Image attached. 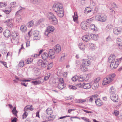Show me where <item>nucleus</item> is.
<instances>
[{"instance_id": "nucleus-59", "label": "nucleus", "mask_w": 122, "mask_h": 122, "mask_svg": "<svg viewBox=\"0 0 122 122\" xmlns=\"http://www.w3.org/2000/svg\"><path fill=\"white\" fill-rule=\"evenodd\" d=\"M0 62L2 64H3L4 65V66H5V67H7V65H6V62H5L4 61H0Z\"/></svg>"}, {"instance_id": "nucleus-5", "label": "nucleus", "mask_w": 122, "mask_h": 122, "mask_svg": "<svg viewBox=\"0 0 122 122\" xmlns=\"http://www.w3.org/2000/svg\"><path fill=\"white\" fill-rule=\"evenodd\" d=\"M110 98L111 100L114 102H117L118 101V97L117 94H115L110 95Z\"/></svg>"}, {"instance_id": "nucleus-15", "label": "nucleus", "mask_w": 122, "mask_h": 122, "mask_svg": "<svg viewBox=\"0 0 122 122\" xmlns=\"http://www.w3.org/2000/svg\"><path fill=\"white\" fill-rule=\"evenodd\" d=\"M4 36L7 38H8L11 35L10 32L9 30H6L3 33Z\"/></svg>"}, {"instance_id": "nucleus-54", "label": "nucleus", "mask_w": 122, "mask_h": 122, "mask_svg": "<svg viewBox=\"0 0 122 122\" xmlns=\"http://www.w3.org/2000/svg\"><path fill=\"white\" fill-rule=\"evenodd\" d=\"M19 64L20 66L21 67H23L24 65V63L23 61L21 60L19 62Z\"/></svg>"}, {"instance_id": "nucleus-55", "label": "nucleus", "mask_w": 122, "mask_h": 122, "mask_svg": "<svg viewBox=\"0 0 122 122\" xmlns=\"http://www.w3.org/2000/svg\"><path fill=\"white\" fill-rule=\"evenodd\" d=\"M6 5V4L5 3L0 2V7H3L5 6Z\"/></svg>"}, {"instance_id": "nucleus-32", "label": "nucleus", "mask_w": 122, "mask_h": 122, "mask_svg": "<svg viewBox=\"0 0 122 122\" xmlns=\"http://www.w3.org/2000/svg\"><path fill=\"white\" fill-rule=\"evenodd\" d=\"M107 76L109 79V80L111 82L113 80L112 79L114 77L115 75L114 74H110L109 76Z\"/></svg>"}, {"instance_id": "nucleus-11", "label": "nucleus", "mask_w": 122, "mask_h": 122, "mask_svg": "<svg viewBox=\"0 0 122 122\" xmlns=\"http://www.w3.org/2000/svg\"><path fill=\"white\" fill-rule=\"evenodd\" d=\"M82 64L86 66H88L90 64V61L88 59H83L82 61Z\"/></svg>"}, {"instance_id": "nucleus-36", "label": "nucleus", "mask_w": 122, "mask_h": 122, "mask_svg": "<svg viewBox=\"0 0 122 122\" xmlns=\"http://www.w3.org/2000/svg\"><path fill=\"white\" fill-rule=\"evenodd\" d=\"M65 86V85L62 83H59L58 86L59 89L61 90Z\"/></svg>"}, {"instance_id": "nucleus-57", "label": "nucleus", "mask_w": 122, "mask_h": 122, "mask_svg": "<svg viewBox=\"0 0 122 122\" xmlns=\"http://www.w3.org/2000/svg\"><path fill=\"white\" fill-rule=\"evenodd\" d=\"M16 4V2H11L10 3V6H11V7H15V5Z\"/></svg>"}, {"instance_id": "nucleus-4", "label": "nucleus", "mask_w": 122, "mask_h": 122, "mask_svg": "<svg viewBox=\"0 0 122 122\" xmlns=\"http://www.w3.org/2000/svg\"><path fill=\"white\" fill-rule=\"evenodd\" d=\"M90 33H87L86 35H84L82 37V39L83 41L86 42H88L91 39V35Z\"/></svg>"}, {"instance_id": "nucleus-10", "label": "nucleus", "mask_w": 122, "mask_h": 122, "mask_svg": "<svg viewBox=\"0 0 122 122\" xmlns=\"http://www.w3.org/2000/svg\"><path fill=\"white\" fill-rule=\"evenodd\" d=\"M18 35V33L15 32H13L12 33L11 35L12 39L15 40L17 41L18 42V41L19 38Z\"/></svg>"}, {"instance_id": "nucleus-20", "label": "nucleus", "mask_w": 122, "mask_h": 122, "mask_svg": "<svg viewBox=\"0 0 122 122\" xmlns=\"http://www.w3.org/2000/svg\"><path fill=\"white\" fill-rule=\"evenodd\" d=\"M115 92L116 90L115 88L112 86L110 88L109 90V93L110 94V95L115 94Z\"/></svg>"}, {"instance_id": "nucleus-56", "label": "nucleus", "mask_w": 122, "mask_h": 122, "mask_svg": "<svg viewBox=\"0 0 122 122\" xmlns=\"http://www.w3.org/2000/svg\"><path fill=\"white\" fill-rule=\"evenodd\" d=\"M77 79H78L77 76L76 77V76H75L71 78V80L73 81L74 82L76 81L77 80Z\"/></svg>"}, {"instance_id": "nucleus-23", "label": "nucleus", "mask_w": 122, "mask_h": 122, "mask_svg": "<svg viewBox=\"0 0 122 122\" xmlns=\"http://www.w3.org/2000/svg\"><path fill=\"white\" fill-rule=\"evenodd\" d=\"M54 30V28L53 27L51 26H49L47 27L46 32H47V31H49L50 33L53 32Z\"/></svg>"}, {"instance_id": "nucleus-39", "label": "nucleus", "mask_w": 122, "mask_h": 122, "mask_svg": "<svg viewBox=\"0 0 122 122\" xmlns=\"http://www.w3.org/2000/svg\"><path fill=\"white\" fill-rule=\"evenodd\" d=\"M34 24V21L33 20H31L27 24V26L29 27H30L33 26Z\"/></svg>"}, {"instance_id": "nucleus-38", "label": "nucleus", "mask_w": 122, "mask_h": 122, "mask_svg": "<svg viewBox=\"0 0 122 122\" xmlns=\"http://www.w3.org/2000/svg\"><path fill=\"white\" fill-rule=\"evenodd\" d=\"M52 111L50 108L47 109L46 111V113L48 115H51L52 113Z\"/></svg>"}, {"instance_id": "nucleus-41", "label": "nucleus", "mask_w": 122, "mask_h": 122, "mask_svg": "<svg viewBox=\"0 0 122 122\" xmlns=\"http://www.w3.org/2000/svg\"><path fill=\"white\" fill-rule=\"evenodd\" d=\"M99 86L98 83L96 81H94L92 86H94L95 88H97Z\"/></svg>"}, {"instance_id": "nucleus-9", "label": "nucleus", "mask_w": 122, "mask_h": 122, "mask_svg": "<svg viewBox=\"0 0 122 122\" xmlns=\"http://www.w3.org/2000/svg\"><path fill=\"white\" fill-rule=\"evenodd\" d=\"M13 21V19H10L5 21V23H7V25L8 26L11 27L12 26Z\"/></svg>"}, {"instance_id": "nucleus-28", "label": "nucleus", "mask_w": 122, "mask_h": 122, "mask_svg": "<svg viewBox=\"0 0 122 122\" xmlns=\"http://www.w3.org/2000/svg\"><path fill=\"white\" fill-rule=\"evenodd\" d=\"M85 10V11L84 12L85 14H87L88 13L92 11H93H93L92 9L91 8H90L88 7L86 8Z\"/></svg>"}, {"instance_id": "nucleus-27", "label": "nucleus", "mask_w": 122, "mask_h": 122, "mask_svg": "<svg viewBox=\"0 0 122 122\" xmlns=\"http://www.w3.org/2000/svg\"><path fill=\"white\" fill-rule=\"evenodd\" d=\"M80 68L81 71L83 72H85L87 70V68L84 66L83 65H81L80 66Z\"/></svg>"}, {"instance_id": "nucleus-44", "label": "nucleus", "mask_w": 122, "mask_h": 122, "mask_svg": "<svg viewBox=\"0 0 122 122\" xmlns=\"http://www.w3.org/2000/svg\"><path fill=\"white\" fill-rule=\"evenodd\" d=\"M48 64V65L47 66V70H49L51 69L52 67L53 64V63H50V64H49L48 63V64Z\"/></svg>"}, {"instance_id": "nucleus-31", "label": "nucleus", "mask_w": 122, "mask_h": 122, "mask_svg": "<svg viewBox=\"0 0 122 122\" xmlns=\"http://www.w3.org/2000/svg\"><path fill=\"white\" fill-rule=\"evenodd\" d=\"M90 28L92 30L96 31L98 30V28H97L94 24L91 25L90 26Z\"/></svg>"}, {"instance_id": "nucleus-18", "label": "nucleus", "mask_w": 122, "mask_h": 122, "mask_svg": "<svg viewBox=\"0 0 122 122\" xmlns=\"http://www.w3.org/2000/svg\"><path fill=\"white\" fill-rule=\"evenodd\" d=\"M87 24L85 21L82 22L81 24V26L82 29L83 30H86L87 28Z\"/></svg>"}, {"instance_id": "nucleus-30", "label": "nucleus", "mask_w": 122, "mask_h": 122, "mask_svg": "<svg viewBox=\"0 0 122 122\" xmlns=\"http://www.w3.org/2000/svg\"><path fill=\"white\" fill-rule=\"evenodd\" d=\"M79 47L81 50L83 51L85 49V45L83 43H80L79 44Z\"/></svg>"}, {"instance_id": "nucleus-21", "label": "nucleus", "mask_w": 122, "mask_h": 122, "mask_svg": "<svg viewBox=\"0 0 122 122\" xmlns=\"http://www.w3.org/2000/svg\"><path fill=\"white\" fill-rule=\"evenodd\" d=\"M42 59L44 61H47L48 57L49 56L48 54L46 52H44L41 55Z\"/></svg>"}, {"instance_id": "nucleus-46", "label": "nucleus", "mask_w": 122, "mask_h": 122, "mask_svg": "<svg viewBox=\"0 0 122 122\" xmlns=\"http://www.w3.org/2000/svg\"><path fill=\"white\" fill-rule=\"evenodd\" d=\"M33 3L35 4H38L41 2V0H31Z\"/></svg>"}, {"instance_id": "nucleus-53", "label": "nucleus", "mask_w": 122, "mask_h": 122, "mask_svg": "<svg viewBox=\"0 0 122 122\" xmlns=\"http://www.w3.org/2000/svg\"><path fill=\"white\" fill-rule=\"evenodd\" d=\"M84 83H79L77 85V86H78L79 87H83L84 88Z\"/></svg>"}, {"instance_id": "nucleus-12", "label": "nucleus", "mask_w": 122, "mask_h": 122, "mask_svg": "<svg viewBox=\"0 0 122 122\" xmlns=\"http://www.w3.org/2000/svg\"><path fill=\"white\" fill-rule=\"evenodd\" d=\"M35 36L34 37V39L35 40H39L40 39V37L39 35V32L37 31H35L33 33Z\"/></svg>"}, {"instance_id": "nucleus-37", "label": "nucleus", "mask_w": 122, "mask_h": 122, "mask_svg": "<svg viewBox=\"0 0 122 122\" xmlns=\"http://www.w3.org/2000/svg\"><path fill=\"white\" fill-rule=\"evenodd\" d=\"M33 59L32 58H28L27 60H25V61L26 62V64H28L31 63L32 62Z\"/></svg>"}, {"instance_id": "nucleus-49", "label": "nucleus", "mask_w": 122, "mask_h": 122, "mask_svg": "<svg viewBox=\"0 0 122 122\" xmlns=\"http://www.w3.org/2000/svg\"><path fill=\"white\" fill-rule=\"evenodd\" d=\"M24 111V113L22 115V118L23 119L26 118L28 115V113L26 111Z\"/></svg>"}, {"instance_id": "nucleus-14", "label": "nucleus", "mask_w": 122, "mask_h": 122, "mask_svg": "<svg viewBox=\"0 0 122 122\" xmlns=\"http://www.w3.org/2000/svg\"><path fill=\"white\" fill-rule=\"evenodd\" d=\"M54 49L56 53H59L61 51L60 46L59 44H57L54 47Z\"/></svg>"}, {"instance_id": "nucleus-17", "label": "nucleus", "mask_w": 122, "mask_h": 122, "mask_svg": "<svg viewBox=\"0 0 122 122\" xmlns=\"http://www.w3.org/2000/svg\"><path fill=\"white\" fill-rule=\"evenodd\" d=\"M109 79L107 76L106 78H104L102 82V84L103 85H105L109 83L111 81L109 80Z\"/></svg>"}, {"instance_id": "nucleus-26", "label": "nucleus", "mask_w": 122, "mask_h": 122, "mask_svg": "<svg viewBox=\"0 0 122 122\" xmlns=\"http://www.w3.org/2000/svg\"><path fill=\"white\" fill-rule=\"evenodd\" d=\"M115 56L113 55H110V56L108 58V61L109 62H112V61L115 60Z\"/></svg>"}, {"instance_id": "nucleus-3", "label": "nucleus", "mask_w": 122, "mask_h": 122, "mask_svg": "<svg viewBox=\"0 0 122 122\" xmlns=\"http://www.w3.org/2000/svg\"><path fill=\"white\" fill-rule=\"evenodd\" d=\"M98 20L101 22L105 21L107 19V16L105 15H100L96 16Z\"/></svg>"}, {"instance_id": "nucleus-60", "label": "nucleus", "mask_w": 122, "mask_h": 122, "mask_svg": "<svg viewBox=\"0 0 122 122\" xmlns=\"http://www.w3.org/2000/svg\"><path fill=\"white\" fill-rule=\"evenodd\" d=\"M17 120V118L15 117H14L11 120V122H16Z\"/></svg>"}, {"instance_id": "nucleus-40", "label": "nucleus", "mask_w": 122, "mask_h": 122, "mask_svg": "<svg viewBox=\"0 0 122 122\" xmlns=\"http://www.w3.org/2000/svg\"><path fill=\"white\" fill-rule=\"evenodd\" d=\"M21 16L19 14H18L16 16V19L17 22H19L21 21Z\"/></svg>"}, {"instance_id": "nucleus-64", "label": "nucleus", "mask_w": 122, "mask_h": 122, "mask_svg": "<svg viewBox=\"0 0 122 122\" xmlns=\"http://www.w3.org/2000/svg\"><path fill=\"white\" fill-rule=\"evenodd\" d=\"M114 112L115 113V115L116 116H118L119 114V111H115Z\"/></svg>"}, {"instance_id": "nucleus-61", "label": "nucleus", "mask_w": 122, "mask_h": 122, "mask_svg": "<svg viewBox=\"0 0 122 122\" xmlns=\"http://www.w3.org/2000/svg\"><path fill=\"white\" fill-rule=\"evenodd\" d=\"M59 81L60 83L63 84L64 81L63 78H60L59 80Z\"/></svg>"}, {"instance_id": "nucleus-45", "label": "nucleus", "mask_w": 122, "mask_h": 122, "mask_svg": "<svg viewBox=\"0 0 122 122\" xmlns=\"http://www.w3.org/2000/svg\"><path fill=\"white\" fill-rule=\"evenodd\" d=\"M51 75V73H49L47 75V76H45L44 78V80L45 81H47L48 80L50 77V76Z\"/></svg>"}, {"instance_id": "nucleus-7", "label": "nucleus", "mask_w": 122, "mask_h": 122, "mask_svg": "<svg viewBox=\"0 0 122 122\" xmlns=\"http://www.w3.org/2000/svg\"><path fill=\"white\" fill-rule=\"evenodd\" d=\"M55 52L52 49H50L49 51L48 55L49 57L51 59H53L55 58Z\"/></svg>"}, {"instance_id": "nucleus-42", "label": "nucleus", "mask_w": 122, "mask_h": 122, "mask_svg": "<svg viewBox=\"0 0 122 122\" xmlns=\"http://www.w3.org/2000/svg\"><path fill=\"white\" fill-rule=\"evenodd\" d=\"M111 4L112 8L115 9V8H117V6L116 5L115 3H114L113 2H112L111 3Z\"/></svg>"}, {"instance_id": "nucleus-8", "label": "nucleus", "mask_w": 122, "mask_h": 122, "mask_svg": "<svg viewBox=\"0 0 122 122\" xmlns=\"http://www.w3.org/2000/svg\"><path fill=\"white\" fill-rule=\"evenodd\" d=\"M122 30V29L120 27H115L114 28L113 32L116 35L120 34Z\"/></svg>"}, {"instance_id": "nucleus-2", "label": "nucleus", "mask_w": 122, "mask_h": 122, "mask_svg": "<svg viewBox=\"0 0 122 122\" xmlns=\"http://www.w3.org/2000/svg\"><path fill=\"white\" fill-rule=\"evenodd\" d=\"M49 15V19L51 24L53 25H56L57 24L58 21L56 17L52 13L50 12Z\"/></svg>"}, {"instance_id": "nucleus-22", "label": "nucleus", "mask_w": 122, "mask_h": 122, "mask_svg": "<svg viewBox=\"0 0 122 122\" xmlns=\"http://www.w3.org/2000/svg\"><path fill=\"white\" fill-rule=\"evenodd\" d=\"M34 108H32V105H29L26 106L24 108V111H28V110H30L32 111L33 110Z\"/></svg>"}, {"instance_id": "nucleus-13", "label": "nucleus", "mask_w": 122, "mask_h": 122, "mask_svg": "<svg viewBox=\"0 0 122 122\" xmlns=\"http://www.w3.org/2000/svg\"><path fill=\"white\" fill-rule=\"evenodd\" d=\"M74 15L73 16V19L74 21L76 23H78V16L77 13L75 12L74 13Z\"/></svg>"}, {"instance_id": "nucleus-29", "label": "nucleus", "mask_w": 122, "mask_h": 122, "mask_svg": "<svg viewBox=\"0 0 122 122\" xmlns=\"http://www.w3.org/2000/svg\"><path fill=\"white\" fill-rule=\"evenodd\" d=\"M91 35V38L95 40H97L98 35H95L92 34H90Z\"/></svg>"}, {"instance_id": "nucleus-34", "label": "nucleus", "mask_w": 122, "mask_h": 122, "mask_svg": "<svg viewBox=\"0 0 122 122\" xmlns=\"http://www.w3.org/2000/svg\"><path fill=\"white\" fill-rule=\"evenodd\" d=\"M13 114L15 116H17V113L18 112L16 110V107H14L12 111Z\"/></svg>"}, {"instance_id": "nucleus-52", "label": "nucleus", "mask_w": 122, "mask_h": 122, "mask_svg": "<svg viewBox=\"0 0 122 122\" xmlns=\"http://www.w3.org/2000/svg\"><path fill=\"white\" fill-rule=\"evenodd\" d=\"M69 87L70 89H77L76 86L71 85L69 86Z\"/></svg>"}, {"instance_id": "nucleus-33", "label": "nucleus", "mask_w": 122, "mask_h": 122, "mask_svg": "<svg viewBox=\"0 0 122 122\" xmlns=\"http://www.w3.org/2000/svg\"><path fill=\"white\" fill-rule=\"evenodd\" d=\"M113 26L112 25L109 24L107 25L106 27V29L107 31L111 30Z\"/></svg>"}, {"instance_id": "nucleus-47", "label": "nucleus", "mask_w": 122, "mask_h": 122, "mask_svg": "<svg viewBox=\"0 0 122 122\" xmlns=\"http://www.w3.org/2000/svg\"><path fill=\"white\" fill-rule=\"evenodd\" d=\"M78 78V80L81 81H84L85 80L84 78L82 76L80 75V76Z\"/></svg>"}, {"instance_id": "nucleus-48", "label": "nucleus", "mask_w": 122, "mask_h": 122, "mask_svg": "<svg viewBox=\"0 0 122 122\" xmlns=\"http://www.w3.org/2000/svg\"><path fill=\"white\" fill-rule=\"evenodd\" d=\"M44 20L43 18H41L38 20L37 21V23L38 25H39L41 23L43 22Z\"/></svg>"}, {"instance_id": "nucleus-50", "label": "nucleus", "mask_w": 122, "mask_h": 122, "mask_svg": "<svg viewBox=\"0 0 122 122\" xmlns=\"http://www.w3.org/2000/svg\"><path fill=\"white\" fill-rule=\"evenodd\" d=\"M81 118L86 122H91L89 119L85 117H82Z\"/></svg>"}, {"instance_id": "nucleus-16", "label": "nucleus", "mask_w": 122, "mask_h": 122, "mask_svg": "<svg viewBox=\"0 0 122 122\" xmlns=\"http://www.w3.org/2000/svg\"><path fill=\"white\" fill-rule=\"evenodd\" d=\"M95 102L96 105L97 106H100L103 104V102L99 98H98L95 100Z\"/></svg>"}, {"instance_id": "nucleus-63", "label": "nucleus", "mask_w": 122, "mask_h": 122, "mask_svg": "<svg viewBox=\"0 0 122 122\" xmlns=\"http://www.w3.org/2000/svg\"><path fill=\"white\" fill-rule=\"evenodd\" d=\"M88 59L92 60H93L94 59L93 57L92 56H88Z\"/></svg>"}, {"instance_id": "nucleus-62", "label": "nucleus", "mask_w": 122, "mask_h": 122, "mask_svg": "<svg viewBox=\"0 0 122 122\" xmlns=\"http://www.w3.org/2000/svg\"><path fill=\"white\" fill-rule=\"evenodd\" d=\"M119 48L121 50H122V43H121L120 45L117 44Z\"/></svg>"}, {"instance_id": "nucleus-51", "label": "nucleus", "mask_w": 122, "mask_h": 122, "mask_svg": "<svg viewBox=\"0 0 122 122\" xmlns=\"http://www.w3.org/2000/svg\"><path fill=\"white\" fill-rule=\"evenodd\" d=\"M90 48L92 50L95 49V47L94 46V45L92 43H91L90 44Z\"/></svg>"}, {"instance_id": "nucleus-35", "label": "nucleus", "mask_w": 122, "mask_h": 122, "mask_svg": "<svg viewBox=\"0 0 122 122\" xmlns=\"http://www.w3.org/2000/svg\"><path fill=\"white\" fill-rule=\"evenodd\" d=\"M84 88L86 89H88L91 87V85L89 83H85L84 84Z\"/></svg>"}, {"instance_id": "nucleus-24", "label": "nucleus", "mask_w": 122, "mask_h": 122, "mask_svg": "<svg viewBox=\"0 0 122 122\" xmlns=\"http://www.w3.org/2000/svg\"><path fill=\"white\" fill-rule=\"evenodd\" d=\"M86 101V99H76L75 100V102L78 103H83Z\"/></svg>"}, {"instance_id": "nucleus-19", "label": "nucleus", "mask_w": 122, "mask_h": 122, "mask_svg": "<svg viewBox=\"0 0 122 122\" xmlns=\"http://www.w3.org/2000/svg\"><path fill=\"white\" fill-rule=\"evenodd\" d=\"M40 64L41 65V68H43L46 67L47 65L48 64V62L47 61H44L40 62Z\"/></svg>"}, {"instance_id": "nucleus-58", "label": "nucleus", "mask_w": 122, "mask_h": 122, "mask_svg": "<svg viewBox=\"0 0 122 122\" xmlns=\"http://www.w3.org/2000/svg\"><path fill=\"white\" fill-rule=\"evenodd\" d=\"M122 41L121 39L119 38H118L117 39V44L120 45L121 43H122Z\"/></svg>"}, {"instance_id": "nucleus-43", "label": "nucleus", "mask_w": 122, "mask_h": 122, "mask_svg": "<svg viewBox=\"0 0 122 122\" xmlns=\"http://www.w3.org/2000/svg\"><path fill=\"white\" fill-rule=\"evenodd\" d=\"M41 81H32L31 83L33 84L34 85H36L37 84H39L41 83Z\"/></svg>"}, {"instance_id": "nucleus-6", "label": "nucleus", "mask_w": 122, "mask_h": 122, "mask_svg": "<svg viewBox=\"0 0 122 122\" xmlns=\"http://www.w3.org/2000/svg\"><path fill=\"white\" fill-rule=\"evenodd\" d=\"M111 64L110 65V67L111 69H114L116 68L118 66L119 64L117 62L114 60L112 61V62H110Z\"/></svg>"}, {"instance_id": "nucleus-25", "label": "nucleus", "mask_w": 122, "mask_h": 122, "mask_svg": "<svg viewBox=\"0 0 122 122\" xmlns=\"http://www.w3.org/2000/svg\"><path fill=\"white\" fill-rule=\"evenodd\" d=\"M27 29V28L25 25H22L21 26L20 30L22 32H25L26 31Z\"/></svg>"}, {"instance_id": "nucleus-1", "label": "nucleus", "mask_w": 122, "mask_h": 122, "mask_svg": "<svg viewBox=\"0 0 122 122\" xmlns=\"http://www.w3.org/2000/svg\"><path fill=\"white\" fill-rule=\"evenodd\" d=\"M53 9L54 11L57 13V15L60 18L63 17L64 12L62 4L59 3L54 4Z\"/></svg>"}]
</instances>
